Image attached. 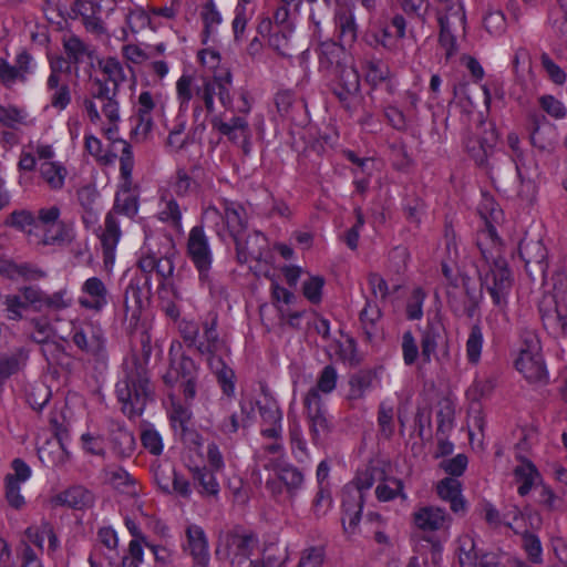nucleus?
I'll return each mask as SVG.
<instances>
[{
	"label": "nucleus",
	"instance_id": "12",
	"mask_svg": "<svg viewBox=\"0 0 567 567\" xmlns=\"http://www.w3.org/2000/svg\"><path fill=\"white\" fill-rule=\"evenodd\" d=\"M303 405L307 413L309 423V432L315 444H319L330 433V422L323 409V401L321 396H316L315 393L306 394L303 398Z\"/></svg>",
	"mask_w": 567,
	"mask_h": 567
},
{
	"label": "nucleus",
	"instance_id": "26",
	"mask_svg": "<svg viewBox=\"0 0 567 567\" xmlns=\"http://www.w3.org/2000/svg\"><path fill=\"white\" fill-rule=\"evenodd\" d=\"M234 240L239 262L246 264L250 260H260L262 258L266 239L261 235L254 234L246 238L241 235Z\"/></svg>",
	"mask_w": 567,
	"mask_h": 567
},
{
	"label": "nucleus",
	"instance_id": "11",
	"mask_svg": "<svg viewBox=\"0 0 567 567\" xmlns=\"http://www.w3.org/2000/svg\"><path fill=\"white\" fill-rule=\"evenodd\" d=\"M519 256L532 280L543 282L547 271V250L543 243L523 239L519 244Z\"/></svg>",
	"mask_w": 567,
	"mask_h": 567
},
{
	"label": "nucleus",
	"instance_id": "23",
	"mask_svg": "<svg viewBox=\"0 0 567 567\" xmlns=\"http://www.w3.org/2000/svg\"><path fill=\"white\" fill-rule=\"evenodd\" d=\"M264 468L276 472L278 480L285 485L290 496L296 495L303 484V474L293 465L282 463L280 460L265 462Z\"/></svg>",
	"mask_w": 567,
	"mask_h": 567
},
{
	"label": "nucleus",
	"instance_id": "33",
	"mask_svg": "<svg viewBox=\"0 0 567 567\" xmlns=\"http://www.w3.org/2000/svg\"><path fill=\"white\" fill-rule=\"evenodd\" d=\"M94 84L95 89L92 91V99H86L84 101V109L89 115L90 121L96 124L101 121V115L97 111V106L94 100H97L101 102V104H103L105 101L112 100L115 96L117 89H110L101 80H95Z\"/></svg>",
	"mask_w": 567,
	"mask_h": 567
},
{
	"label": "nucleus",
	"instance_id": "48",
	"mask_svg": "<svg viewBox=\"0 0 567 567\" xmlns=\"http://www.w3.org/2000/svg\"><path fill=\"white\" fill-rule=\"evenodd\" d=\"M124 307L126 317L137 320L143 307L142 290L137 284L131 282L125 290Z\"/></svg>",
	"mask_w": 567,
	"mask_h": 567
},
{
	"label": "nucleus",
	"instance_id": "46",
	"mask_svg": "<svg viewBox=\"0 0 567 567\" xmlns=\"http://www.w3.org/2000/svg\"><path fill=\"white\" fill-rule=\"evenodd\" d=\"M373 373L371 371H361L350 378L348 399L350 401L360 400L364 396L373 382Z\"/></svg>",
	"mask_w": 567,
	"mask_h": 567
},
{
	"label": "nucleus",
	"instance_id": "10",
	"mask_svg": "<svg viewBox=\"0 0 567 567\" xmlns=\"http://www.w3.org/2000/svg\"><path fill=\"white\" fill-rule=\"evenodd\" d=\"M458 563L461 567H506L503 557L496 553L481 554L472 535L458 538Z\"/></svg>",
	"mask_w": 567,
	"mask_h": 567
},
{
	"label": "nucleus",
	"instance_id": "42",
	"mask_svg": "<svg viewBox=\"0 0 567 567\" xmlns=\"http://www.w3.org/2000/svg\"><path fill=\"white\" fill-rule=\"evenodd\" d=\"M291 33V27L275 28V30L269 34L268 38L269 47L281 56H291V53L293 51L292 43L290 40Z\"/></svg>",
	"mask_w": 567,
	"mask_h": 567
},
{
	"label": "nucleus",
	"instance_id": "2",
	"mask_svg": "<svg viewBox=\"0 0 567 567\" xmlns=\"http://www.w3.org/2000/svg\"><path fill=\"white\" fill-rule=\"evenodd\" d=\"M319 66L333 76L334 95L347 109H351L360 97V75L353 58L343 45L333 41L322 42L319 47Z\"/></svg>",
	"mask_w": 567,
	"mask_h": 567
},
{
	"label": "nucleus",
	"instance_id": "1",
	"mask_svg": "<svg viewBox=\"0 0 567 567\" xmlns=\"http://www.w3.org/2000/svg\"><path fill=\"white\" fill-rule=\"evenodd\" d=\"M231 74L226 73L224 78H205L200 83H194L190 75H182L176 82L177 100L181 109H187L189 102L195 96L197 103L196 110L205 107L207 113L215 115V99L217 97L220 105L225 111L238 112L239 114L247 115L251 110V101L248 92L240 93V103L237 107L234 106L231 94Z\"/></svg>",
	"mask_w": 567,
	"mask_h": 567
},
{
	"label": "nucleus",
	"instance_id": "63",
	"mask_svg": "<svg viewBox=\"0 0 567 567\" xmlns=\"http://www.w3.org/2000/svg\"><path fill=\"white\" fill-rule=\"evenodd\" d=\"M262 558L267 563L268 567L280 566L288 559V550L287 547L270 544L265 547L262 551Z\"/></svg>",
	"mask_w": 567,
	"mask_h": 567
},
{
	"label": "nucleus",
	"instance_id": "54",
	"mask_svg": "<svg viewBox=\"0 0 567 567\" xmlns=\"http://www.w3.org/2000/svg\"><path fill=\"white\" fill-rule=\"evenodd\" d=\"M63 45L69 59L75 63L81 62L90 54L89 47L76 35L64 38Z\"/></svg>",
	"mask_w": 567,
	"mask_h": 567
},
{
	"label": "nucleus",
	"instance_id": "47",
	"mask_svg": "<svg viewBox=\"0 0 567 567\" xmlns=\"http://www.w3.org/2000/svg\"><path fill=\"white\" fill-rule=\"evenodd\" d=\"M97 64L105 80L111 82L113 87L117 89L120 83L125 80L124 69L117 59L111 56L101 59Z\"/></svg>",
	"mask_w": 567,
	"mask_h": 567
},
{
	"label": "nucleus",
	"instance_id": "25",
	"mask_svg": "<svg viewBox=\"0 0 567 567\" xmlns=\"http://www.w3.org/2000/svg\"><path fill=\"white\" fill-rule=\"evenodd\" d=\"M210 122L214 128L234 142L249 135V125L243 115L225 120L223 115L215 114Z\"/></svg>",
	"mask_w": 567,
	"mask_h": 567
},
{
	"label": "nucleus",
	"instance_id": "51",
	"mask_svg": "<svg viewBox=\"0 0 567 567\" xmlns=\"http://www.w3.org/2000/svg\"><path fill=\"white\" fill-rule=\"evenodd\" d=\"M0 123L7 127L17 130L21 125H28L27 114L16 106L0 105Z\"/></svg>",
	"mask_w": 567,
	"mask_h": 567
},
{
	"label": "nucleus",
	"instance_id": "24",
	"mask_svg": "<svg viewBox=\"0 0 567 567\" xmlns=\"http://www.w3.org/2000/svg\"><path fill=\"white\" fill-rule=\"evenodd\" d=\"M39 458L47 466H62L69 458L70 453L61 435L48 440L38 449Z\"/></svg>",
	"mask_w": 567,
	"mask_h": 567
},
{
	"label": "nucleus",
	"instance_id": "8",
	"mask_svg": "<svg viewBox=\"0 0 567 567\" xmlns=\"http://www.w3.org/2000/svg\"><path fill=\"white\" fill-rule=\"evenodd\" d=\"M257 545L258 539L254 533L236 528L220 536L217 554L234 564L235 560L248 558Z\"/></svg>",
	"mask_w": 567,
	"mask_h": 567
},
{
	"label": "nucleus",
	"instance_id": "43",
	"mask_svg": "<svg viewBox=\"0 0 567 567\" xmlns=\"http://www.w3.org/2000/svg\"><path fill=\"white\" fill-rule=\"evenodd\" d=\"M208 364L212 371L216 374L224 394L231 396L235 392L234 371L226 367L221 359H209Z\"/></svg>",
	"mask_w": 567,
	"mask_h": 567
},
{
	"label": "nucleus",
	"instance_id": "36",
	"mask_svg": "<svg viewBox=\"0 0 567 567\" xmlns=\"http://www.w3.org/2000/svg\"><path fill=\"white\" fill-rule=\"evenodd\" d=\"M25 537L31 545L42 549L44 539L48 538L49 551L53 553L59 547V540L53 532V528L48 523H42L40 526H31L25 530Z\"/></svg>",
	"mask_w": 567,
	"mask_h": 567
},
{
	"label": "nucleus",
	"instance_id": "7",
	"mask_svg": "<svg viewBox=\"0 0 567 567\" xmlns=\"http://www.w3.org/2000/svg\"><path fill=\"white\" fill-rule=\"evenodd\" d=\"M515 367L530 383H540L546 380L547 372L540 354V343L534 331L525 330L522 333V344Z\"/></svg>",
	"mask_w": 567,
	"mask_h": 567
},
{
	"label": "nucleus",
	"instance_id": "52",
	"mask_svg": "<svg viewBox=\"0 0 567 567\" xmlns=\"http://www.w3.org/2000/svg\"><path fill=\"white\" fill-rule=\"evenodd\" d=\"M35 218L37 215H33L31 212L18 210L11 213L6 223L23 231L28 241H30V231L33 230Z\"/></svg>",
	"mask_w": 567,
	"mask_h": 567
},
{
	"label": "nucleus",
	"instance_id": "4",
	"mask_svg": "<svg viewBox=\"0 0 567 567\" xmlns=\"http://www.w3.org/2000/svg\"><path fill=\"white\" fill-rule=\"evenodd\" d=\"M116 393L125 414H141L152 394L145 371L135 367L127 372L125 379L117 383Z\"/></svg>",
	"mask_w": 567,
	"mask_h": 567
},
{
	"label": "nucleus",
	"instance_id": "17",
	"mask_svg": "<svg viewBox=\"0 0 567 567\" xmlns=\"http://www.w3.org/2000/svg\"><path fill=\"white\" fill-rule=\"evenodd\" d=\"M414 526L424 532L433 533L449 528L452 518L449 513L439 506H422L412 514Z\"/></svg>",
	"mask_w": 567,
	"mask_h": 567
},
{
	"label": "nucleus",
	"instance_id": "41",
	"mask_svg": "<svg viewBox=\"0 0 567 567\" xmlns=\"http://www.w3.org/2000/svg\"><path fill=\"white\" fill-rule=\"evenodd\" d=\"M375 495L380 502H389L395 498L398 495L402 496V498H406L405 494L403 493L402 481L395 477H388L383 472L382 476L378 477Z\"/></svg>",
	"mask_w": 567,
	"mask_h": 567
},
{
	"label": "nucleus",
	"instance_id": "50",
	"mask_svg": "<svg viewBox=\"0 0 567 567\" xmlns=\"http://www.w3.org/2000/svg\"><path fill=\"white\" fill-rule=\"evenodd\" d=\"M153 474L158 487L171 493L172 482L177 474L173 465L168 462H158L153 465Z\"/></svg>",
	"mask_w": 567,
	"mask_h": 567
},
{
	"label": "nucleus",
	"instance_id": "28",
	"mask_svg": "<svg viewBox=\"0 0 567 567\" xmlns=\"http://www.w3.org/2000/svg\"><path fill=\"white\" fill-rule=\"evenodd\" d=\"M426 551L431 553L432 560L436 564L442 551L441 542L429 535L421 536L414 545L415 555L410 558L406 567H427L426 559H420V556L422 557Z\"/></svg>",
	"mask_w": 567,
	"mask_h": 567
},
{
	"label": "nucleus",
	"instance_id": "44",
	"mask_svg": "<svg viewBox=\"0 0 567 567\" xmlns=\"http://www.w3.org/2000/svg\"><path fill=\"white\" fill-rule=\"evenodd\" d=\"M158 218L177 230L182 228V210L177 202L172 197L161 200Z\"/></svg>",
	"mask_w": 567,
	"mask_h": 567
},
{
	"label": "nucleus",
	"instance_id": "45",
	"mask_svg": "<svg viewBox=\"0 0 567 567\" xmlns=\"http://www.w3.org/2000/svg\"><path fill=\"white\" fill-rule=\"evenodd\" d=\"M338 383V372L333 365H326L320 372L316 386L311 388L306 394L315 393L316 396L330 394Z\"/></svg>",
	"mask_w": 567,
	"mask_h": 567
},
{
	"label": "nucleus",
	"instance_id": "53",
	"mask_svg": "<svg viewBox=\"0 0 567 567\" xmlns=\"http://www.w3.org/2000/svg\"><path fill=\"white\" fill-rule=\"evenodd\" d=\"M496 385V379L492 375L476 379L467 390V395L473 401H480L492 394Z\"/></svg>",
	"mask_w": 567,
	"mask_h": 567
},
{
	"label": "nucleus",
	"instance_id": "19",
	"mask_svg": "<svg viewBox=\"0 0 567 567\" xmlns=\"http://www.w3.org/2000/svg\"><path fill=\"white\" fill-rule=\"evenodd\" d=\"M120 223L114 213H109L104 219L99 238L103 248L104 266L112 269L115 261V249L121 238Z\"/></svg>",
	"mask_w": 567,
	"mask_h": 567
},
{
	"label": "nucleus",
	"instance_id": "9",
	"mask_svg": "<svg viewBox=\"0 0 567 567\" xmlns=\"http://www.w3.org/2000/svg\"><path fill=\"white\" fill-rule=\"evenodd\" d=\"M166 384L178 385L183 392L185 402L193 401L197 389V368L188 357H181L173 361L169 370L164 375Z\"/></svg>",
	"mask_w": 567,
	"mask_h": 567
},
{
	"label": "nucleus",
	"instance_id": "16",
	"mask_svg": "<svg viewBox=\"0 0 567 567\" xmlns=\"http://www.w3.org/2000/svg\"><path fill=\"white\" fill-rule=\"evenodd\" d=\"M496 142V131L493 125L489 124L488 128L484 130L483 135L471 138L466 147L476 164L488 171L493 166L492 161L495 155Z\"/></svg>",
	"mask_w": 567,
	"mask_h": 567
},
{
	"label": "nucleus",
	"instance_id": "60",
	"mask_svg": "<svg viewBox=\"0 0 567 567\" xmlns=\"http://www.w3.org/2000/svg\"><path fill=\"white\" fill-rule=\"evenodd\" d=\"M113 444L121 455L128 456L134 452L135 437L130 431L118 429L113 435Z\"/></svg>",
	"mask_w": 567,
	"mask_h": 567
},
{
	"label": "nucleus",
	"instance_id": "18",
	"mask_svg": "<svg viewBox=\"0 0 567 567\" xmlns=\"http://www.w3.org/2000/svg\"><path fill=\"white\" fill-rule=\"evenodd\" d=\"M79 305L95 312L101 311L109 302V289L99 277L87 278L81 287Z\"/></svg>",
	"mask_w": 567,
	"mask_h": 567
},
{
	"label": "nucleus",
	"instance_id": "59",
	"mask_svg": "<svg viewBox=\"0 0 567 567\" xmlns=\"http://www.w3.org/2000/svg\"><path fill=\"white\" fill-rule=\"evenodd\" d=\"M393 406L381 403L378 411V424L382 436L390 439L394 432Z\"/></svg>",
	"mask_w": 567,
	"mask_h": 567
},
{
	"label": "nucleus",
	"instance_id": "13",
	"mask_svg": "<svg viewBox=\"0 0 567 567\" xmlns=\"http://www.w3.org/2000/svg\"><path fill=\"white\" fill-rule=\"evenodd\" d=\"M72 341L89 355H97L104 346L101 329L91 321L72 322Z\"/></svg>",
	"mask_w": 567,
	"mask_h": 567
},
{
	"label": "nucleus",
	"instance_id": "31",
	"mask_svg": "<svg viewBox=\"0 0 567 567\" xmlns=\"http://www.w3.org/2000/svg\"><path fill=\"white\" fill-rule=\"evenodd\" d=\"M336 25L338 29L339 40L343 44H352L358 37V25L351 8L341 6L336 12Z\"/></svg>",
	"mask_w": 567,
	"mask_h": 567
},
{
	"label": "nucleus",
	"instance_id": "40",
	"mask_svg": "<svg viewBox=\"0 0 567 567\" xmlns=\"http://www.w3.org/2000/svg\"><path fill=\"white\" fill-rule=\"evenodd\" d=\"M194 482L198 486V492L205 497H217L219 494V484L214 474L206 467H195L192 470Z\"/></svg>",
	"mask_w": 567,
	"mask_h": 567
},
{
	"label": "nucleus",
	"instance_id": "39",
	"mask_svg": "<svg viewBox=\"0 0 567 567\" xmlns=\"http://www.w3.org/2000/svg\"><path fill=\"white\" fill-rule=\"evenodd\" d=\"M99 193L95 187L86 185L78 190V200L84 209L83 221L86 225L94 224L97 220L99 212L96 209V200Z\"/></svg>",
	"mask_w": 567,
	"mask_h": 567
},
{
	"label": "nucleus",
	"instance_id": "20",
	"mask_svg": "<svg viewBox=\"0 0 567 567\" xmlns=\"http://www.w3.org/2000/svg\"><path fill=\"white\" fill-rule=\"evenodd\" d=\"M13 473L6 476V497L10 506L19 509L24 504V497L20 494V484L31 476L30 467L20 458L12 462Z\"/></svg>",
	"mask_w": 567,
	"mask_h": 567
},
{
	"label": "nucleus",
	"instance_id": "3",
	"mask_svg": "<svg viewBox=\"0 0 567 567\" xmlns=\"http://www.w3.org/2000/svg\"><path fill=\"white\" fill-rule=\"evenodd\" d=\"M61 208L56 205L41 207L37 212L33 230L30 231V244L40 246H68L74 238V227L60 219Z\"/></svg>",
	"mask_w": 567,
	"mask_h": 567
},
{
	"label": "nucleus",
	"instance_id": "62",
	"mask_svg": "<svg viewBox=\"0 0 567 567\" xmlns=\"http://www.w3.org/2000/svg\"><path fill=\"white\" fill-rule=\"evenodd\" d=\"M485 30L492 35H501L506 30V18L505 14L499 11H489L483 20Z\"/></svg>",
	"mask_w": 567,
	"mask_h": 567
},
{
	"label": "nucleus",
	"instance_id": "37",
	"mask_svg": "<svg viewBox=\"0 0 567 567\" xmlns=\"http://www.w3.org/2000/svg\"><path fill=\"white\" fill-rule=\"evenodd\" d=\"M74 7L81 14L82 22L89 32L96 35H103L106 33V28L101 18L95 14L92 2L86 0H76Z\"/></svg>",
	"mask_w": 567,
	"mask_h": 567
},
{
	"label": "nucleus",
	"instance_id": "30",
	"mask_svg": "<svg viewBox=\"0 0 567 567\" xmlns=\"http://www.w3.org/2000/svg\"><path fill=\"white\" fill-rule=\"evenodd\" d=\"M39 175L49 189L56 192L64 187L68 169L60 162L45 161L40 164Z\"/></svg>",
	"mask_w": 567,
	"mask_h": 567
},
{
	"label": "nucleus",
	"instance_id": "32",
	"mask_svg": "<svg viewBox=\"0 0 567 567\" xmlns=\"http://www.w3.org/2000/svg\"><path fill=\"white\" fill-rule=\"evenodd\" d=\"M444 338V328L440 321H430L422 332L421 357L424 363H429L435 354L439 343Z\"/></svg>",
	"mask_w": 567,
	"mask_h": 567
},
{
	"label": "nucleus",
	"instance_id": "15",
	"mask_svg": "<svg viewBox=\"0 0 567 567\" xmlns=\"http://www.w3.org/2000/svg\"><path fill=\"white\" fill-rule=\"evenodd\" d=\"M187 251L199 271L203 281L208 280V270L212 265V254L207 238L200 227H194L188 236Z\"/></svg>",
	"mask_w": 567,
	"mask_h": 567
},
{
	"label": "nucleus",
	"instance_id": "49",
	"mask_svg": "<svg viewBox=\"0 0 567 567\" xmlns=\"http://www.w3.org/2000/svg\"><path fill=\"white\" fill-rule=\"evenodd\" d=\"M554 309H543V319L547 323H557L561 329L567 328V300L559 299L558 293L554 296Z\"/></svg>",
	"mask_w": 567,
	"mask_h": 567
},
{
	"label": "nucleus",
	"instance_id": "22",
	"mask_svg": "<svg viewBox=\"0 0 567 567\" xmlns=\"http://www.w3.org/2000/svg\"><path fill=\"white\" fill-rule=\"evenodd\" d=\"M195 348L200 354L207 355L208 361L220 359L216 354L226 348V343L217 331V315H212V318L203 323V333Z\"/></svg>",
	"mask_w": 567,
	"mask_h": 567
},
{
	"label": "nucleus",
	"instance_id": "55",
	"mask_svg": "<svg viewBox=\"0 0 567 567\" xmlns=\"http://www.w3.org/2000/svg\"><path fill=\"white\" fill-rule=\"evenodd\" d=\"M365 80L371 85L375 86L383 82L389 76V68L380 60H368L364 63Z\"/></svg>",
	"mask_w": 567,
	"mask_h": 567
},
{
	"label": "nucleus",
	"instance_id": "56",
	"mask_svg": "<svg viewBox=\"0 0 567 567\" xmlns=\"http://www.w3.org/2000/svg\"><path fill=\"white\" fill-rule=\"evenodd\" d=\"M483 347V333L481 328L475 324L472 327L468 339L466 341L467 359L472 363H477L481 358Z\"/></svg>",
	"mask_w": 567,
	"mask_h": 567
},
{
	"label": "nucleus",
	"instance_id": "64",
	"mask_svg": "<svg viewBox=\"0 0 567 567\" xmlns=\"http://www.w3.org/2000/svg\"><path fill=\"white\" fill-rule=\"evenodd\" d=\"M72 306V298L66 289H61L51 295H45L44 306L50 310L60 311Z\"/></svg>",
	"mask_w": 567,
	"mask_h": 567
},
{
	"label": "nucleus",
	"instance_id": "29",
	"mask_svg": "<svg viewBox=\"0 0 567 567\" xmlns=\"http://www.w3.org/2000/svg\"><path fill=\"white\" fill-rule=\"evenodd\" d=\"M461 483L453 477H446L437 484V494L443 499L450 503L451 509L454 513H464L466 503L461 494Z\"/></svg>",
	"mask_w": 567,
	"mask_h": 567
},
{
	"label": "nucleus",
	"instance_id": "34",
	"mask_svg": "<svg viewBox=\"0 0 567 567\" xmlns=\"http://www.w3.org/2000/svg\"><path fill=\"white\" fill-rule=\"evenodd\" d=\"M515 482L518 485L517 492L520 496L529 493L532 487L540 482V475L536 467L528 461H523L514 470Z\"/></svg>",
	"mask_w": 567,
	"mask_h": 567
},
{
	"label": "nucleus",
	"instance_id": "61",
	"mask_svg": "<svg viewBox=\"0 0 567 567\" xmlns=\"http://www.w3.org/2000/svg\"><path fill=\"white\" fill-rule=\"evenodd\" d=\"M146 544H150L146 538L132 539L128 544V556L122 559V567H140L143 563V546Z\"/></svg>",
	"mask_w": 567,
	"mask_h": 567
},
{
	"label": "nucleus",
	"instance_id": "38",
	"mask_svg": "<svg viewBox=\"0 0 567 567\" xmlns=\"http://www.w3.org/2000/svg\"><path fill=\"white\" fill-rule=\"evenodd\" d=\"M518 143H519V140H518L517 135H515V134L508 135V144L512 147V150L516 153V157H517L516 158V171H517L518 178L520 181V188L518 189L517 194L523 199H525L527 202H532L535 196V185L530 178H525L522 174L524 161H523L522 154L518 150Z\"/></svg>",
	"mask_w": 567,
	"mask_h": 567
},
{
	"label": "nucleus",
	"instance_id": "6",
	"mask_svg": "<svg viewBox=\"0 0 567 567\" xmlns=\"http://www.w3.org/2000/svg\"><path fill=\"white\" fill-rule=\"evenodd\" d=\"M481 246V244H478ZM483 258L488 264V269L482 276V286L488 291L496 306H504L513 285L512 274L504 258L494 257L491 251L483 249Z\"/></svg>",
	"mask_w": 567,
	"mask_h": 567
},
{
	"label": "nucleus",
	"instance_id": "27",
	"mask_svg": "<svg viewBox=\"0 0 567 567\" xmlns=\"http://www.w3.org/2000/svg\"><path fill=\"white\" fill-rule=\"evenodd\" d=\"M55 506H69L75 509H84L93 504V495L82 486H73L56 494L51 499Z\"/></svg>",
	"mask_w": 567,
	"mask_h": 567
},
{
	"label": "nucleus",
	"instance_id": "58",
	"mask_svg": "<svg viewBox=\"0 0 567 567\" xmlns=\"http://www.w3.org/2000/svg\"><path fill=\"white\" fill-rule=\"evenodd\" d=\"M138 210V202L136 196L133 194L125 192L121 195H117L115 198V204L113 210L111 213L124 214L126 216L133 217L136 215Z\"/></svg>",
	"mask_w": 567,
	"mask_h": 567
},
{
	"label": "nucleus",
	"instance_id": "14",
	"mask_svg": "<svg viewBox=\"0 0 567 567\" xmlns=\"http://www.w3.org/2000/svg\"><path fill=\"white\" fill-rule=\"evenodd\" d=\"M204 218L216 224L224 218L234 239L244 235L247 228V213L243 206L236 203H225L224 216L216 207H208L204 213Z\"/></svg>",
	"mask_w": 567,
	"mask_h": 567
},
{
	"label": "nucleus",
	"instance_id": "57",
	"mask_svg": "<svg viewBox=\"0 0 567 567\" xmlns=\"http://www.w3.org/2000/svg\"><path fill=\"white\" fill-rule=\"evenodd\" d=\"M168 128V136L166 140V146L169 147L172 151H179L182 150L188 141V136L185 132L186 130V122L179 121L176 124H174Z\"/></svg>",
	"mask_w": 567,
	"mask_h": 567
},
{
	"label": "nucleus",
	"instance_id": "5",
	"mask_svg": "<svg viewBox=\"0 0 567 567\" xmlns=\"http://www.w3.org/2000/svg\"><path fill=\"white\" fill-rule=\"evenodd\" d=\"M440 45L449 60L457 52L456 35L465 33V11L460 0H443L437 8Z\"/></svg>",
	"mask_w": 567,
	"mask_h": 567
},
{
	"label": "nucleus",
	"instance_id": "35",
	"mask_svg": "<svg viewBox=\"0 0 567 567\" xmlns=\"http://www.w3.org/2000/svg\"><path fill=\"white\" fill-rule=\"evenodd\" d=\"M29 352L20 348L11 353H0V383L19 372L27 363Z\"/></svg>",
	"mask_w": 567,
	"mask_h": 567
},
{
	"label": "nucleus",
	"instance_id": "21",
	"mask_svg": "<svg viewBox=\"0 0 567 567\" xmlns=\"http://www.w3.org/2000/svg\"><path fill=\"white\" fill-rule=\"evenodd\" d=\"M185 551L193 558V567H208V542L202 527L189 525L186 528Z\"/></svg>",
	"mask_w": 567,
	"mask_h": 567
}]
</instances>
